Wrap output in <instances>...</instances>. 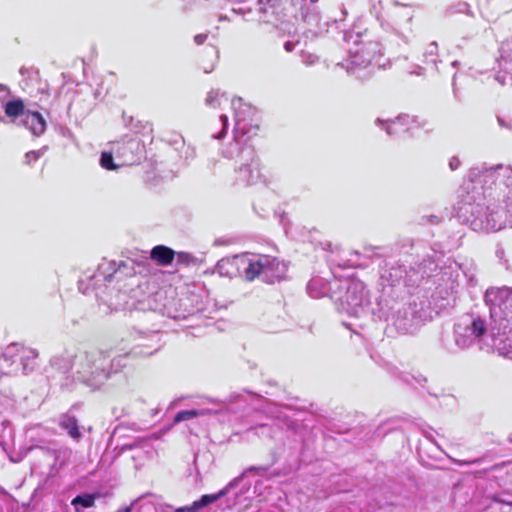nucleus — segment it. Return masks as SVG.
I'll return each mask as SVG.
<instances>
[{
  "mask_svg": "<svg viewBox=\"0 0 512 512\" xmlns=\"http://www.w3.org/2000/svg\"><path fill=\"white\" fill-rule=\"evenodd\" d=\"M491 324L473 315L463 316L454 328L455 343L467 348L475 343L481 349L512 360V288L491 287L485 293Z\"/></svg>",
  "mask_w": 512,
  "mask_h": 512,
  "instance_id": "obj_1",
  "label": "nucleus"
},
{
  "mask_svg": "<svg viewBox=\"0 0 512 512\" xmlns=\"http://www.w3.org/2000/svg\"><path fill=\"white\" fill-rule=\"evenodd\" d=\"M494 183L499 180V194L503 196L506 208L512 214V167L504 165L488 166L486 163L478 164L469 169L458 195L456 212L459 219L470 224L475 231L495 232L503 226L501 216L496 220L493 217L483 220L480 214L483 212L486 200V190H479L478 184Z\"/></svg>",
  "mask_w": 512,
  "mask_h": 512,
  "instance_id": "obj_2",
  "label": "nucleus"
},
{
  "mask_svg": "<svg viewBox=\"0 0 512 512\" xmlns=\"http://www.w3.org/2000/svg\"><path fill=\"white\" fill-rule=\"evenodd\" d=\"M51 365L64 373L70 371L75 380L92 389L100 388L108 379V352L103 350L65 351L53 357Z\"/></svg>",
  "mask_w": 512,
  "mask_h": 512,
  "instance_id": "obj_3",
  "label": "nucleus"
},
{
  "mask_svg": "<svg viewBox=\"0 0 512 512\" xmlns=\"http://www.w3.org/2000/svg\"><path fill=\"white\" fill-rule=\"evenodd\" d=\"M230 105L235 120L233 139L222 149V155L228 159L240 157L241 161L251 160L253 156H256L254 149L248 145V141L256 134L257 130V127L250 123L254 110L238 97L231 99Z\"/></svg>",
  "mask_w": 512,
  "mask_h": 512,
  "instance_id": "obj_4",
  "label": "nucleus"
},
{
  "mask_svg": "<svg viewBox=\"0 0 512 512\" xmlns=\"http://www.w3.org/2000/svg\"><path fill=\"white\" fill-rule=\"evenodd\" d=\"M329 297L340 314L359 317L369 305V295L364 283L350 277L330 280Z\"/></svg>",
  "mask_w": 512,
  "mask_h": 512,
  "instance_id": "obj_5",
  "label": "nucleus"
},
{
  "mask_svg": "<svg viewBox=\"0 0 512 512\" xmlns=\"http://www.w3.org/2000/svg\"><path fill=\"white\" fill-rule=\"evenodd\" d=\"M225 264L234 266L238 273L248 281L260 278L266 283H274L280 280L287 270L284 263L269 255H238L231 261L222 260L218 262V269H221Z\"/></svg>",
  "mask_w": 512,
  "mask_h": 512,
  "instance_id": "obj_6",
  "label": "nucleus"
},
{
  "mask_svg": "<svg viewBox=\"0 0 512 512\" xmlns=\"http://www.w3.org/2000/svg\"><path fill=\"white\" fill-rule=\"evenodd\" d=\"M344 40L353 46L349 47L348 57L339 65L349 74L361 78L362 72L371 66H381L382 46L378 41L363 40L362 35L352 32H345Z\"/></svg>",
  "mask_w": 512,
  "mask_h": 512,
  "instance_id": "obj_7",
  "label": "nucleus"
},
{
  "mask_svg": "<svg viewBox=\"0 0 512 512\" xmlns=\"http://www.w3.org/2000/svg\"><path fill=\"white\" fill-rule=\"evenodd\" d=\"M140 310H150L161 315H166L172 319H184L188 315L194 313L192 305L188 303V299H177L174 292L158 291L154 295L149 296L145 301L139 303Z\"/></svg>",
  "mask_w": 512,
  "mask_h": 512,
  "instance_id": "obj_8",
  "label": "nucleus"
},
{
  "mask_svg": "<svg viewBox=\"0 0 512 512\" xmlns=\"http://www.w3.org/2000/svg\"><path fill=\"white\" fill-rule=\"evenodd\" d=\"M424 317L422 308H419V305L414 302L393 306L385 320L395 326L400 332L407 333L423 321Z\"/></svg>",
  "mask_w": 512,
  "mask_h": 512,
  "instance_id": "obj_9",
  "label": "nucleus"
},
{
  "mask_svg": "<svg viewBox=\"0 0 512 512\" xmlns=\"http://www.w3.org/2000/svg\"><path fill=\"white\" fill-rule=\"evenodd\" d=\"M115 152L120 165H133L138 163L145 156V144L137 136H125L118 141L108 144Z\"/></svg>",
  "mask_w": 512,
  "mask_h": 512,
  "instance_id": "obj_10",
  "label": "nucleus"
},
{
  "mask_svg": "<svg viewBox=\"0 0 512 512\" xmlns=\"http://www.w3.org/2000/svg\"><path fill=\"white\" fill-rule=\"evenodd\" d=\"M290 5V13L296 18L300 17L306 25V29L313 33H319L322 16L317 5L318 0H286Z\"/></svg>",
  "mask_w": 512,
  "mask_h": 512,
  "instance_id": "obj_11",
  "label": "nucleus"
},
{
  "mask_svg": "<svg viewBox=\"0 0 512 512\" xmlns=\"http://www.w3.org/2000/svg\"><path fill=\"white\" fill-rule=\"evenodd\" d=\"M498 52L495 79L503 86H512V35L500 44Z\"/></svg>",
  "mask_w": 512,
  "mask_h": 512,
  "instance_id": "obj_12",
  "label": "nucleus"
},
{
  "mask_svg": "<svg viewBox=\"0 0 512 512\" xmlns=\"http://www.w3.org/2000/svg\"><path fill=\"white\" fill-rule=\"evenodd\" d=\"M233 401H234V398H232V397L230 398V400L228 402L215 400V399H208L206 402H204L198 408L191 409V410H182V411L178 412L174 417V423L191 420L196 417L221 413V412L227 410L229 403H231Z\"/></svg>",
  "mask_w": 512,
  "mask_h": 512,
  "instance_id": "obj_13",
  "label": "nucleus"
},
{
  "mask_svg": "<svg viewBox=\"0 0 512 512\" xmlns=\"http://www.w3.org/2000/svg\"><path fill=\"white\" fill-rule=\"evenodd\" d=\"M11 91L4 85L0 84V123L14 122L24 113V103L20 98L10 99Z\"/></svg>",
  "mask_w": 512,
  "mask_h": 512,
  "instance_id": "obj_14",
  "label": "nucleus"
},
{
  "mask_svg": "<svg viewBox=\"0 0 512 512\" xmlns=\"http://www.w3.org/2000/svg\"><path fill=\"white\" fill-rule=\"evenodd\" d=\"M37 356L36 350L22 347L16 343L9 345L3 352L4 361L11 362V364H14L17 360L21 362L24 374L34 369Z\"/></svg>",
  "mask_w": 512,
  "mask_h": 512,
  "instance_id": "obj_15",
  "label": "nucleus"
},
{
  "mask_svg": "<svg viewBox=\"0 0 512 512\" xmlns=\"http://www.w3.org/2000/svg\"><path fill=\"white\" fill-rule=\"evenodd\" d=\"M493 186H495V190L499 191V180H495L494 183H484V178H482V183L478 184L479 190L483 191L486 190V200H485V207L483 212L480 214V217L483 220H486L487 218H494L496 220L499 219V216H501V221H503V226L499 229L501 230L504 228L507 224L512 227V214L507 211L506 206L500 211V210H494L491 208L490 198L493 196ZM503 187V185H501ZM506 205V203L504 202Z\"/></svg>",
  "mask_w": 512,
  "mask_h": 512,
  "instance_id": "obj_16",
  "label": "nucleus"
},
{
  "mask_svg": "<svg viewBox=\"0 0 512 512\" xmlns=\"http://www.w3.org/2000/svg\"><path fill=\"white\" fill-rule=\"evenodd\" d=\"M261 179L259 161L256 156L251 160H243L235 168V183L242 186L256 184Z\"/></svg>",
  "mask_w": 512,
  "mask_h": 512,
  "instance_id": "obj_17",
  "label": "nucleus"
},
{
  "mask_svg": "<svg viewBox=\"0 0 512 512\" xmlns=\"http://www.w3.org/2000/svg\"><path fill=\"white\" fill-rule=\"evenodd\" d=\"M375 123L383 127L389 136H397L403 132L409 131L414 127V124L419 127L425 126V122L420 123L417 117H411L409 115L398 116L393 120L387 121L377 118Z\"/></svg>",
  "mask_w": 512,
  "mask_h": 512,
  "instance_id": "obj_18",
  "label": "nucleus"
},
{
  "mask_svg": "<svg viewBox=\"0 0 512 512\" xmlns=\"http://www.w3.org/2000/svg\"><path fill=\"white\" fill-rule=\"evenodd\" d=\"M134 340L137 341L138 347H142L145 349L139 352L134 351V354L143 356L152 355L160 347L159 329L154 328L148 331H142L137 329L134 332Z\"/></svg>",
  "mask_w": 512,
  "mask_h": 512,
  "instance_id": "obj_19",
  "label": "nucleus"
},
{
  "mask_svg": "<svg viewBox=\"0 0 512 512\" xmlns=\"http://www.w3.org/2000/svg\"><path fill=\"white\" fill-rule=\"evenodd\" d=\"M256 10L259 13V21L263 23H275L287 15L281 9L278 0H258Z\"/></svg>",
  "mask_w": 512,
  "mask_h": 512,
  "instance_id": "obj_20",
  "label": "nucleus"
},
{
  "mask_svg": "<svg viewBox=\"0 0 512 512\" xmlns=\"http://www.w3.org/2000/svg\"><path fill=\"white\" fill-rule=\"evenodd\" d=\"M239 480L240 478H236L218 493L203 495L199 500L194 501L191 505L177 508L175 512H197L198 510L216 502L218 499L225 496Z\"/></svg>",
  "mask_w": 512,
  "mask_h": 512,
  "instance_id": "obj_21",
  "label": "nucleus"
},
{
  "mask_svg": "<svg viewBox=\"0 0 512 512\" xmlns=\"http://www.w3.org/2000/svg\"><path fill=\"white\" fill-rule=\"evenodd\" d=\"M19 117H22L23 125L35 136L42 135L46 130V121L37 111L25 110Z\"/></svg>",
  "mask_w": 512,
  "mask_h": 512,
  "instance_id": "obj_22",
  "label": "nucleus"
},
{
  "mask_svg": "<svg viewBox=\"0 0 512 512\" xmlns=\"http://www.w3.org/2000/svg\"><path fill=\"white\" fill-rule=\"evenodd\" d=\"M406 276V269L397 264L387 265L381 272V279L391 286L399 284Z\"/></svg>",
  "mask_w": 512,
  "mask_h": 512,
  "instance_id": "obj_23",
  "label": "nucleus"
},
{
  "mask_svg": "<svg viewBox=\"0 0 512 512\" xmlns=\"http://www.w3.org/2000/svg\"><path fill=\"white\" fill-rule=\"evenodd\" d=\"M330 281L324 278L315 276L307 284V292L313 298H320L329 296L330 294Z\"/></svg>",
  "mask_w": 512,
  "mask_h": 512,
  "instance_id": "obj_24",
  "label": "nucleus"
},
{
  "mask_svg": "<svg viewBox=\"0 0 512 512\" xmlns=\"http://www.w3.org/2000/svg\"><path fill=\"white\" fill-rule=\"evenodd\" d=\"M59 426L64 429L73 440L78 441L81 439L82 433L78 420L74 416L68 413L61 415L59 418Z\"/></svg>",
  "mask_w": 512,
  "mask_h": 512,
  "instance_id": "obj_25",
  "label": "nucleus"
},
{
  "mask_svg": "<svg viewBox=\"0 0 512 512\" xmlns=\"http://www.w3.org/2000/svg\"><path fill=\"white\" fill-rule=\"evenodd\" d=\"M151 259L157 262L159 265H169L175 258V252L164 245L155 246L150 253Z\"/></svg>",
  "mask_w": 512,
  "mask_h": 512,
  "instance_id": "obj_26",
  "label": "nucleus"
},
{
  "mask_svg": "<svg viewBox=\"0 0 512 512\" xmlns=\"http://www.w3.org/2000/svg\"><path fill=\"white\" fill-rule=\"evenodd\" d=\"M124 262L117 264L115 261H106L98 266L97 274L93 278H103L105 281H110L115 273L118 272Z\"/></svg>",
  "mask_w": 512,
  "mask_h": 512,
  "instance_id": "obj_27",
  "label": "nucleus"
},
{
  "mask_svg": "<svg viewBox=\"0 0 512 512\" xmlns=\"http://www.w3.org/2000/svg\"><path fill=\"white\" fill-rule=\"evenodd\" d=\"M228 102L229 100L226 93L219 89L210 90L205 98V104L214 109L222 108V106Z\"/></svg>",
  "mask_w": 512,
  "mask_h": 512,
  "instance_id": "obj_28",
  "label": "nucleus"
},
{
  "mask_svg": "<svg viewBox=\"0 0 512 512\" xmlns=\"http://www.w3.org/2000/svg\"><path fill=\"white\" fill-rule=\"evenodd\" d=\"M228 127V117L226 114H221L219 119L211 126V137L213 139H221L226 134Z\"/></svg>",
  "mask_w": 512,
  "mask_h": 512,
  "instance_id": "obj_29",
  "label": "nucleus"
},
{
  "mask_svg": "<svg viewBox=\"0 0 512 512\" xmlns=\"http://www.w3.org/2000/svg\"><path fill=\"white\" fill-rule=\"evenodd\" d=\"M126 355H118L113 358H111L110 354L108 353V365H107V372H108V378L113 374L119 372L123 367L126 366Z\"/></svg>",
  "mask_w": 512,
  "mask_h": 512,
  "instance_id": "obj_30",
  "label": "nucleus"
},
{
  "mask_svg": "<svg viewBox=\"0 0 512 512\" xmlns=\"http://www.w3.org/2000/svg\"><path fill=\"white\" fill-rule=\"evenodd\" d=\"M113 155H115V152L112 151V147H109V150L103 151L101 153L100 166L103 169L116 170L117 168H119L121 166L119 161H118V163L114 162Z\"/></svg>",
  "mask_w": 512,
  "mask_h": 512,
  "instance_id": "obj_31",
  "label": "nucleus"
},
{
  "mask_svg": "<svg viewBox=\"0 0 512 512\" xmlns=\"http://www.w3.org/2000/svg\"><path fill=\"white\" fill-rule=\"evenodd\" d=\"M130 128L134 130L136 133H141L143 135L151 136L152 134V125L149 122H143L141 120L134 121L131 118Z\"/></svg>",
  "mask_w": 512,
  "mask_h": 512,
  "instance_id": "obj_32",
  "label": "nucleus"
},
{
  "mask_svg": "<svg viewBox=\"0 0 512 512\" xmlns=\"http://www.w3.org/2000/svg\"><path fill=\"white\" fill-rule=\"evenodd\" d=\"M95 498L93 495L85 494V495H78L72 500V505L77 507L78 505H81L83 508H89L94 505Z\"/></svg>",
  "mask_w": 512,
  "mask_h": 512,
  "instance_id": "obj_33",
  "label": "nucleus"
},
{
  "mask_svg": "<svg viewBox=\"0 0 512 512\" xmlns=\"http://www.w3.org/2000/svg\"><path fill=\"white\" fill-rule=\"evenodd\" d=\"M437 53H438V45L436 42H431L425 52L424 57L426 59V62H430L434 65L437 63Z\"/></svg>",
  "mask_w": 512,
  "mask_h": 512,
  "instance_id": "obj_34",
  "label": "nucleus"
},
{
  "mask_svg": "<svg viewBox=\"0 0 512 512\" xmlns=\"http://www.w3.org/2000/svg\"><path fill=\"white\" fill-rule=\"evenodd\" d=\"M497 123L502 128L512 133V116L511 115H497Z\"/></svg>",
  "mask_w": 512,
  "mask_h": 512,
  "instance_id": "obj_35",
  "label": "nucleus"
},
{
  "mask_svg": "<svg viewBox=\"0 0 512 512\" xmlns=\"http://www.w3.org/2000/svg\"><path fill=\"white\" fill-rule=\"evenodd\" d=\"M175 257H176L177 263L187 265V266L194 263L196 260L193 255H191L190 253H187V252L175 253Z\"/></svg>",
  "mask_w": 512,
  "mask_h": 512,
  "instance_id": "obj_36",
  "label": "nucleus"
},
{
  "mask_svg": "<svg viewBox=\"0 0 512 512\" xmlns=\"http://www.w3.org/2000/svg\"><path fill=\"white\" fill-rule=\"evenodd\" d=\"M44 153V149L42 150H33L29 151L25 154V164L30 165L33 162H36Z\"/></svg>",
  "mask_w": 512,
  "mask_h": 512,
  "instance_id": "obj_37",
  "label": "nucleus"
},
{
  "mask_svg": "<svg viewBox=\"0 0 512 512\" xmlns=\"http://www.w3.org/2000/svg\"><path fill=\"white\" fill-rule=\"evenodd\" d=\"M301 60L306 66L314 65L318 62L319 57L315 54H312L310 52H302L301 53Z\"/></svg>",
  "mask_w": 512,
  "mask_h": 512,
  "instance_id": "obj_38",
  "label": "nucleus"
},
{
  "mask_svg": "<svg viewBox=\"0 0 512 512\" xmlns=\"http://www.w3.org/2000/svg\"><path fill=\"white\" fill-rule=\"evenodd\" d=\"M461 166V161L459 157L453 156L449 160V168L451 171L457 170Z\"/></svg>",
  "mask_w": 512,
  "mask_h": 512,
  "instance_id": "obj_39",
  "label": "nucleus"
},
{
  "mask_svg": "<svg viewBox=\"0 0 512 512\" xmlns=\"http://www.w3.org/2000/svg\"><path fill=\"white\" fill-rule=\"evenodd\" d=\"M408 73L410 75H416V76H421L424 74V68L421 67V66H418V65H415L413 67V69L409 70Z\"/></svg>",
  "mask_w": 512,
  "mask_h": 512,
  "instance_id": "obj_40",
  "label": "nucleus"
},
{
  "mask_svg": "<svg viewBox=\"0 0 512 512\" xmlns=\"http://www.w3.org/2000/svg\"><path fill=\"white\" fill-rule=\"evenodd\" d=\"M207 39V34H197L195 37H194V41L197 45H201L203 44Z\"/></svg>",
  "mask_w": 512,
  "mask_h": 512,
  "instance_id": "obj_41",
  "label": "nucleus"
},
{
  "mask_svg": "<svg viewBox=\"0 0 512 512\" xmlns=\"http://www.w3.org/2000/svg\"><path fill=\"white\" fill-rule=\"evenodd\" d=\"M258 429L262 430V434L270 435L272 432V428L268 426L267 424L260 425Z\"/></svg>",
  "mask_w": 512,
  "mask_h": 512,
  "instance_id": "obj_42",
  "label": "nucleus"
},
{
  "mask_svg": "<svg viewBox=\"0 0 512 512\" xmlns=\"http://www.w3.org/2000/svg\"><path fill=\"white\" fill-rule=\"evenodd\" d=\"M463 274L465 277L468 278V281L470 283H474L475 282V275L474 273L470 272V271H463Z\"/></svg>",
  "mask_w": 512,
  "mask_h": 512,
  "instance_id": "obj_43",
  "label": "nucleus"
},
{
  "mask_svg": "<svg viewBox=\"0 0 512 512\" xmlns=\"http://www.w3.org/2000/svg\"><path fill=\"white\" fill-rule=\"evenodd\" d=\"M284 49L287 51V52H291L295 49V43L291 42V41H287L285 44H284Z\"/></svg>",
  "mask_w": 512,
  "mask_h": 512,
  "instance_id": "obj_44",
  "label": "nucleus"
},
{
  "mask_svg": "<svg viewBox=\"0 0 512 512\" xmlns=\"http://www.w3.org/2000/svg\"><path fill=\"white\" fill-rule=\"evenodd\" d=\"M428 221L431 224H438L441 222V218L436 215H431L428 217Z\"/></svg>",
  "mask_w": 512,
  "mask_h": 512,
  "instance_id": "obj_45",
  "label": "nucleus"
},
{
  "mask_svg": "<svg viewBox=\"0 0 512 512\" xmlns=\"http://www.w3.org/2000/svg\"><path fill=\"white\" fill-rule=\"evenodd\" d=\"M347 16V10L342 7L341 8V18L340 19H335V22H338V21H343Z\"/></svg>",
  "mask_w": 512,
  "mask_h": 512,
  "instance_id": "obj_46",
  "label": "nucleus"
},
{
  "mask_svg": "<svg viewBox=\"0 0 512 512\" xmlns=\"http://www.w3.org/2000/svg\"><path fill=\"white\" fill-rule=\"evenodd\" d=\"M452 86H453L454 96L456 98H458V92H457V88H456V75L453 76Z\"/></svg>",
  "mask_w": 512,
  "mask_h": 512,
  "instance_id": "obj_47",
  "label": "nucleus"
},
{
  "mask_svg": "<svg viewBox=\"0 0 512 512\" xmlns=\"http://www.w3.org/2000/svg\"><path fill=\"white\" fill-rule=\"evenodd\" d=\"M132 510V505L130 506H125V507H121L120 509H118L116 512H131Z\"/></svg>",
  "mask_w": 512,
  "mask_h": 512,
  "instance_id": "obj_48",
  "label": "nucleus"
},
{
  "mask_svg": "<svg viewBox=\"0 0 512 512\" xmlns=\"http://www.w3.org/2000/svg\"><path fill=\"white\" fill-rule=\"evenodd\" d=\"M459 6H460V8H459L460 12H466L468 10V5L466 3H462Z\"/></svg>",
  "mask_w": 512,
  "mask_h": 512,
  "instance_id": "obj_49",
  "label": "nucleus"
},
{
  "mask_svg": "<svg viewBox=\"0 0 512 512\" xmlns=\"http://www.w3.org/2000/svg\"><path fill=\"white\" fill-rule=\"evenodd\" d=\"M489 22H495L497 19L493 15H485Z\"/></svg>",
  "mask_w": 512,
  "mask_h": 512,
  "instance_id": "obj_50",
  "label": "nucleus"
},
{
  "mask_svg": "<svg viewBox=\"0 0 512 512\" xmlns=\"http://www.w3.org/2000/svg\"><path fill=\"white\" fill-rule=\"evenodd\" d=\"M510 17H512V13L510 14V13L506 12V13L503 15V21H507V20H508V18H510Z\"/></svg>",
  "mask_w": 512,
  "mask_h": 512,
  "instance_id": "obj_51",
  "label": "nucleus"
},
{
  "mask_svg": "<svg viewBox=\"0 0 512 512\" xmlns=\"http://www.w3.org/2000/svg\"><path fill=\"white\" fill-rule=\"evenodd\" d=\"M458 64H459V63H458V61H453V62H452V66H453V67H456Z\"/></svg>",
  "mask_w": 512,
  "mask_h": 512,
  "instance_id": "obj_52",
  "label": "nucleus"
},
{
  "mask_svg": "<svg viewBox=\"0 0 512 512\" xmlns=\"http://www.w3.org/2000/svg\"><path fill=\"white\" fill-rule=\"evenodd\" d=\"M65 452H66L68 455H70V454L72 453V451H71L70 449H68V448H66V449H65Z\"/></svg>",
  "mask_w": 512,
  "mask_h": 512,
  "instance_id": "obj_53",
  "label": "nucleus"
},
{
  "mask_svg": "<svg viewBox=\"0 0 512 512\" xmlns=\"http://www.w3.org/2000/svg\"><path fill=\"white\" fill-rule=\"evenodd\" d=\"M17 371H18V368H14L11 371H9L8 373L17 372Z\"/></svg>",
  "mask_w": 512,
  "mask_h": 512,
  "instance_id": "obj_54",
  "label": "nucleus"
},
{
  "mask_svg": "<svg viewBox=\"0 0 512 512\" xmlns=\"http://www.w3.org/2000/svg\"><path fill=\"white\" fill-rule=\"evenodd\" d=\"M25 71H26V69H25V68H21V69H20V73H21V74H24V72H25Z\"/></svg>",
  "mask_w": 512,
  "mask_h": 512,
  "instance_id": "obj_55",
  "label": "nucleus"
}]
</instances>
